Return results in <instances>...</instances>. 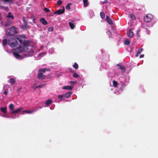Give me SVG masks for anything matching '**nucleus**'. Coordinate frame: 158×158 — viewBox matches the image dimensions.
Returning <instances> with one entry per match:
<instances>
[{"instance_id": "cd10ccee", "label": "nucleus", "mask_w": 158, "mask_h": 158, "mask_svg": "<svg viewBox=\"0 0 158 158\" xmlns=\"http://www.w3.org/2000/svg\"><path fill=\"white\" fill-rule=\"evenodd\" d=\"M73 67L75 69H77L78 68V64L76 63H74V64L73 65Z\"/></svg>"}, {"instance_id": "a878e982", "label": "nucleus", "mask_w": 158, "mask_h": 158, "mask_svg": "<svg viewBox=\"0 0 158 158\" xmlns=\"http://www.w3.org/2000/svg\"><path fill=\"white\" fill-rule=\"evenodd\" d=\"M100 15L101 18L102 19H103L104 18L105 15V13L102 12H101L100 13Z\"/></svg>"}, {"instance_id": "4468645a", "label": "nucleus", "mask_w": 158, "mask_h": 158, "mask_svg": "<svg viewBox=\"0 0 158 158\" xmlns=\"http://www.w3.org/2000/svg\"><path fill=\"white\" fill-rule=\"evenodd\" d=\"M7 107H1L0 109L1 111L3 113H7Z\"/></svg>"}, {"instance_id": "aec40b11", "label": "nucleus", "mask_w": 158, "mask_h": 158, "mask_svg": "<svg viewBox=\"0 0 158 158\" xmlns=\"http://www.w3.org/2000/svg\"><path fill=\"white\" fill-rule=\"evenodd\" d=\"M7 40L6 39H3L2 42V45L3 46H5V45H6L7 44Z\"/></svg>"}, {"instance_id": "9d476101", "label": "nucleus", "mask_w": 158, "mask_h": 158, "mask_svg": "<svg viewBox=\"0 0 158 158\" xmlns=\"http://www.w3.org/2000/svg\"><path fill=\"white\" fill-rule=\"evenodd\" d=\"M73 87L69 85H66L64 86L63 88L62 89H67L72 90V89Z\"/></svg>"}, {"instance_id": "2eb2a0df", "label": "nucleus", "mask_w": 158, "mask_h": 158, "mask_svg": "<svg viewBox=\"0 0 158 158\" xmlns=\"http://www.w3.org/2000/svg\"><path fill=\"white\" fill-rule=\"evenodd\" d=\"M8 82L10 83V85H11L15 83V79L12 78L9 81H8Z\"/></svg>"}, {"instance_id": "6ab92c4d", "label": "nucleus", "mask_w": 158, "mask_h": 158, "mask_svg": "<svg viewBox=\"0 0 158 158\" xmlns=\"http://www.w3.org/2000/svg\"><path fill=\"white\" fill-rule=\"evenodd\" d=\"M133 34L134 33L133 32L131 31V29H130L129 30V32L128 35V36L130 38L132 37L133 35Z\"/></svg>"}, {"instance_id": "b1692460", "label": "nucleus", "mask_w": 158, "mask_h": 158, "mask_svg": "<svg viewBox=\"0 0 158 158\" xmlns=\"http://www.w3.org/2000/svg\"><path fill=\"white\" fill-rule=\"evenodd\" d=\"M14 106L13 104H11L9 105V108L12 111H13L12 110L14 109Z\"/></svg>"}, {"instance_id": "dca6fc26", "label": "nucleus", "mask_w": 158, "mask_h": 158, "mask_svg": "<svg viewBox=\"0 0 158 158\" xmlns=\"http://www.w3.org/2000/svg\"><path fill=\"white\" fill-rule=\"evenodd\" d=\"M72 94V93H71V92L70 91L69 92L66 93L65 94L64 97L66 98H69L71 96Z\"/></svg>"}, {"instance_id": "c03bdc74", "label": "nucleus", "mask_w": 158, "mask_h": 158, "mask_svg": "<svg viewBox=\"0 0 158 158\" xmlns=\"http://www.w3.org/2000/svg\"><path fill=\"white\" fill-rule=\"evenodd\" d=\"M139 54L137 52L136 54L135 55V57H138L139 56Z\"/></svg>"}, {"instance_id": "f03ea898", "label": "nucleus", "mask_w": 158, "mask_h": 158, "mask_svg": "<svg viewBox=\"0 0 158 158\" xmlns=\"http://www.w3.org/2000/svg\"><path fill=\"white\" fill-rule=\"evenodd\" d=\"M50 71V69L48 68H43L39 69L38 72L37 78L39 79L42 80L50 78V75H45L44 74V73L45 72Z\"/></svg>"}, {"instance_id": "6e6552de", "label": "nucleus", "mask_w": 158, "mask_h": 158, "mask_svg": "<svg viewBox=\"0 0 158 158\" xmlns=\"http://www.w3.org/2000/svg\"><path fill=\"white\" fill-rule=\"evenodd\" d=\"M23 109V107H20L15 110L11 111V114H17L19 112H20L21 111V110Z\"/></svg>"}, {"instance_id": "37998d69", "label": "nucleus", "mask_w": 158, "mask_h": 158, "mask_svg": "<svg viewBox=\"0 0 158 158\" xmlns=\"http://www.w3.org/2000/svg\"><path fill=\"white\" fill-rule=\"evenodd\" d=\"M39 88V87H38V86H36V87H35L34 88V90H35L36 89L38 88Z\"/></svg>"}, {"instance_id": "20e7f679", "label": "nucleus", "mask_w": 158, "mask_h": 158, "mask_svg": "<svg viewBox=\"0 0 158 158\" xmlns=\"http://www.w3.org/2000/svg\"><path fill=\"white\" fill-rule=\"evenodd\" d=\"M17 33L15 27H12L8 29L6 31V34L9 36H13L14 35Z\"/></svg>"}, {"instance_id": "a211bd4d", "label": "nucleus", "mask_w": 158, "mask_h": 158, "mask_svg": "<svg viewBox=\"0 0 158 158\" xmlns=\"http://www.w3.org/2000/svg\"><path fill=\"white\" fill-rule=\"evenodd\" d=\"M83 2L84 4V6L85 7H87L88 6L89 4V2L88 0H83Z\"/></svg>"}, {"instance_id": "412c9836", "label": "nucleus", "mask_w": 158, "mask_h": 158, "mask_svg": "<svg viewBox=\"0 0 158 158\" xmlns=\"http://www.w3.org/2000/svg\"><path fill=\"white\" fill-rule=\"evenodd\" d=\"M11 13L10 12H9L8 13V15H7L6 17L9 18H11L12 19H13L14 18V16L13 15H11Z\"/></svg>"}, {"instance_id": "a19ab883", "label": "nucleus", "mask_w": 158, "mask_h": 158, "mask_svg": "<svg viewBox=\"0 0 158 158\" xmlns=\"http://www.w3.org/2000/svg\"><path fill=\"white\" fill-rule=\"evenodd\" d=\"M107 33L108 34H110V35H111V32L110 30H108V31L107 32Z\"/></svg>"}, {"instance_id": "ea45409f", "label": "nucleus", "mask_w": 158, "mask_h": 158, "mask_svg": "<svg viewBox=\"0 0 158 158\" xmlns=\"http://www.w3.org/2000/svg\"><path fill=\"white\" fill-rule=\"evenodd\" d=\"M75 83V82L73 81H69V83L70 84H73Z\"/></svg>"}, {"instance_id": "4be33fe9", "label": "nucleus", "mask_w": 158, "mask_h": 158, "mask_svg": "<svg viewBox=\"0 0 158 158\" xmlns=\"http://www.w3.org/2000/svg\"><path fill=\"white\" fill-rule=\"evenodd\" d=\"M52 101L51 100L49 99L47 100L45 103L47 106H48L50 105L52 103Z\"/></svg>"}, {"instance_id": "49530a36", "label": "nucleus", "mask_w": 158, "mask_h": 158, "mask_svg": "<svg viewBox=\"0 0 158 158\" xmlns=\"http://www.w3.org/2000/svg\"><path fill=\"white\" fill-rule=\"evenodd\" d=\"M9 26V25L7 24V23H6L5 24V26Z\"/></svg>"}, {"instance_id": "bb28decb", "label": "nucleus", "mask_w": 158, "mask_h": 158, "mask_svg": "<svg viewBox=\"0 0 158 158\" xmlns=\"http://www.w3.org/2000/svg\"><path fill=\"white\" fill-rule=\"evenodd\" d=\"M124 44L125 45H128L130 44V42L129 40H126L124 41Z\"/></svg>"}, {"instance_id": "c85d7f7f", "label": "nucleus", "mask_w": 158, "mask_h": 158, "mask_svg": "<svg viewBox=\"0 0 158 158\" xmlns=\"http://www.w3.org/2000/svg\"><path fill=\"white\" fill-rule=\"evenodd\" d=\"M130 17L133 20H134L135 19V15L133 14H131L130 15Z\"/></svg>"}, {"instance_id": "ddd939ff", "label": "nucleus", "mask_w": 158, "mask_h": 158, "mask_svg": "<svg viewBox=\"0 0 158 158\" xmlns=\"http://www.w3.org/2000/svg\"><path fill=\"white\" fill-rule=\"evenodd\" d=\"M74 21L72 20L71 22H69V25L71 29H73L75 27V25L73 24Z\"/></svg>"}, {"instance_id": "7c9ffc66", "label": "nucleus", "mask_w": 158, "mask_h": 158, "mask_svg": "<svg viewBox=\"0 0 158 158\" xmlns=\"http://www.w3.org/2000/svg\"><path fill=\"white\" fill-rule=\"evenodd\" d=\"M73 77L74 78H77L79 77V75L76 73H74L73 75Z\"/></svg>"}, {"instance_id": "de8ad7c7", "label": "nucleus", "mask_w": 158, "mask_h": 158, "mask_svg": "<svg viewBox=\"0 0 158 158\" xmlns=\"http://www.w3.org/2000/svg\"><path fill=\"white\" fill-rule=\"evenodd\" d=\"M1 13H0V21L1 20Z\"/></svg>"}, {"instance_id": "c756f323", "label": "nucleus", "mask_w": 158, "mask_h": 158, "mask_svg": "<svg viewBox=\"0 0 158 158\" xmlns=\"http://www.w3.org/2000/svg\"><path fill=\"white\" fill-rule=\"evenodd\" d=\"M64 97L63 95H59L58 96V98L60 99V101H62L63 100V98Z\"/></svg>"}, {"instance_id": "393cba45", "label": "nucleus", "mask_w": 158, "mask_h": 158, "mask_svg": "<svg viewBox=\"0 0 158 158\" xmlns=\"http://www.w3.org/2000/svg\"><path fill=\"white\" fill-rule=\"evenodd\" d=\"M71 3H69L65 7L66 9L67 10H69L71 8L70 7V5H71Z\"/></svg>"}, {"instance_id": "e433bc0d", "label": "nucleus", "mask_w": 158, "mask_h": 158, "mask_svg": "<svg viewBox=\"0 0 158 158\" xmlns=\"http://www.w3.org/2000/svg\"><path fill=\"white\" fill-rule=\"evenodd\" d=\"M32 18H33V22L34 23H35V17L34 16H33L32 17Z\"/></svg>"}, {"instance_id": "c9c22d12", "label": "nucleus", "mask_w": 158, "mask_h": 158, "mask_svg": "<svg viewBox=\"0 0 158 158\" xmlns=\"http://www.w3.org/2000/svg\"><path fill=\"white\" fill-rule=\"evenodd\" d=\"M45 85H46V84H42V85H39L38 87H39V88H42L43 87H44Z\"/></svg>"}, {"instance_id": "2f4dec72", "label": "nucleus", "mask_w": 158, "mask_h": 158, "mask_svg": "<svg viewBox=\"0 0 158 158\" xmlns=\"http://www.w3.org/2000/svg\"><path fill=\"white\" fill-rule=\"evenodd\" d=\"M48 30L49 31H52L53 30V27H50L48 29Z\"/></svg>"}, {"instance_id": "8fccbe9b", "label": "nucleus", "mask_w": 158, "mask_h": 158, "mask_svg": "<svg viewBox=\"0 0 158 158\" xmlns=\"http://www.w3.org/2000/svg\"><path fill=\"white\" fill-rule=\"evenodd\" d=\"M43 54V53H40V55H42Z\"/></svg>"}, {"instance_id": "473e14b6", "label": "nucleus", "mask_w": 158, "mask_h": 158, "mask_svg": "<svg viewBox=\"0 0 158 158\" xmlns=\"http://www.w3.org/2000/svg\"><path fill=\"white\" fill-rule=\"evenodd\" d=\"M143 51V48H141L140 49H139L138 50L137 52L138 53L140 54Z\"/></svg>"}, {"instance_id": "4c0bfd02", "label": "nucleus", "mask_w": 158, "mask_h": 158, "mask_svg": "<svg viewBox=\"0 0 158 158\" xmlns=\"http://www.w3.org/2000/svg\"><path fill=\"white\" fill-rule=\"evenodd\" d=\"M107 2V0H105L104 1L102 2V4H105Z\"/></svg>"}, {"instance_id": "9b49d317", "label": "nucleus", "mask_w": 158, "mask_h": 158, "mask_svg": "<svg viewBox=\"0 0 158 158\" xmlns=\"http://www.w3.org/2000/svg\"><path fill=\"white\" fill-rule=\"evenodd\" d=\"M106 19L107 22L109 24H110V25H112L113 24V23L112 22V20L109 17L108 15H107L106 16Z\"/></svg>"}, {"instance_id": "f704fd0d", "label": "nucleus", "mask_w": 158, "mask_h": 158, "mask_svg": "<svg viewBox=\"0 0 158 158\" xmlns=\"http://www.w3.org/2000/svg\"><path fill=\"white\" fill-rule=\"evenodd\" d=\"M62 2L61 0H59L57 2V4L58 5H60L62 3Z\"/></svg>"}, {"instance_id": "1a4fd4ad", "label": "nucleus", "mask_w": 158, "mask_h": 158, "mask_svg": "<svg viewBox=\"0 0 158 158\" xmlns=\"http://www.w3.org/2000/svg\"><path fill=\"white\" fill-rule=\"evenodd\" d=\"M40 21L44 25H46L48 24V22L45 20L44 18H41L40 19Z\"/></svg>"}, {"instance_id": "58836bf2", "label": "nucleus", "mask_w": 158, "mask_h": 158, "mask_svg": "<svg viewBox=\"0 0 158 158\" xmlns=\"http://www.w3.org/2000/svg\"><path fill=\"white\" fill-rule=\"evenodd\" d=\"M4 93L6 95H7V94L8 92H7V91L6 89L5 90L4 92Z\"/></svg>"}, {"instance_id": "79ce46f5", "label": "nucleus", "mask_w": 158, "mask_h": 158, "mask_svg": "<svg viewBox=\"0 0 158 158\" xmlns=\"http://www.w3.org/2000/svg\"><path fill=\"white\" fill-rule=\"evenodd\" d=\"M144 55H143V54L141 55L140 56V58H143L144 57Z\"/></svg>"}, {"instance_id": "a18cd8bd", "label": "nucleus", "mask_w": 158, "mask_h": 158, "mask_svg": "<svg viewBox=\"0 0 158 158\" xmlns=\"http://www.w3.org/2000/svg\"><path fill=\"white\" fill-rule=\"evenodd\" d=\"M28 55H27V54H24V57H28Z\"/></svg>"}, {"instance_id": "5701e85b", "label": "nucleus", "mask_w": 158, "mask_h": 158, "mask_svg": "<svg viewBox=\"0 0 158 158\" xmlns=\"http://www.w3.org/2000/svg\"><path fill=\"white\" fill-rule=\"evenodd\" d=\"M113 85L114 87H116L118 85V82L115 81H113Z\"/></svg>"}, {"instance_id": "09e8293b", "label": "nucleus", "mask_w": 158, "mask_h": 158, "mask_svg": "<svg viewBox=\"0 0 158 158\" xmlns=\"http://www.w3.org/2000/svg\"><path fill=\"white\" fill-rule=\"evenodd\" d=\"M137 35H138V31H137L136 33Z\"/></svg>"}, {"instance_id": "0eeeda50", "label": "nucleus", "mask_w": 158, "mask_h": 158, "mask_svg": "<svg viewBox=\"0 0 158 158\" xmlns=\"http://www.w3.org/2000/svg\"><path fill=\"white\" fill-rule=\"evenodd\" d=\"M65 11V9L64 7H63L62 10L59 9L54 12V14H57L58 15H59L63 13Z\"/></svg>"}, {"instance_id": "7ed1b4c3", "label": "nucleus", "mask_w": 158, "mask_h": 158, "mask_svg": "<svg viewBox=\"0 0 158 158\" xmlns=\"http://www.w3.org/2000/svg\"><path fill=\"white\" fill-rule=\"evenodd\" d=\"M8 44L12 48L16 47L18 44L17 41L15 39L11 38L8 41Z\"/></svg>"}, {"instance_id": "f8f14e48", "label": "nucleus", "mask_w": 158, "mask_h": 158, "mask_svg": "<svg viewBox=\"0 0 158 158\" xmlns=\"http://www.w3.org/2000/svg\"><path fill=\"white\" fill-rule=\"evenodd\" d=\"M35 111H36V110H35L34 109H32L31 110H24L23 111L22 113H28V114H31Z\"/></svg>"}, {"instance_id": "72a5a7b5", "label": "nucleus", "mask_w": 158, "mask_h": 158, "mask_svg": "<svg viewBox=\"0 0 158 158\" xmlns=\"http://www.w3.org/2000/svg\"><path fill=\"white\" fill-rule=\"evenodd\" d=\"M44 11L46 12H48L50 11V10L47 8H45L44 9Z\"/></svg>"}, {"instance_id": "f257e3e1", "label": "nucleus", "mask_w": 158, "mask_h": 158, "mask_svg": "<svg viewBox=\"0 0 158 158\" xmlns=\"http://www.w3.org/2000/svg\"><path fill=\"white\" fill-rule=\"evenodd\" d=\"M15 38L18 40L21 44L16 49V52H13V53L16 58L21 59H23V57L19 53L23 52H26L28 51V47L29 46V42L25 40V36L24 35H19L15 37Z\"/></svg>"}, {"instance_id": "423d86ee", "label": "nucleus", "mask_w": 158, "mask_h": 158, "mask_svg": "<svg viewBox=\"0 0 158 158\" xmlns=\"http://www.w3.org/2000/svg\"><path fill=\"white\" fill-rule=\"evenodd\" d=\"M23 24L22 25V28L24 29H27L28 28L27 22L26 20L25 17H23Z\"/></svg>"}, {"instance_id": "f3484780", "label": "nucleus", "mask_w": 158, "mask_h": 158, "mask_svg": "<svg viewBox=\"0 0 158 158\" xmlns=\"http://www.w3.org/2000/svg\"><path fill=\"white\" fill-rule=\"evenodd\" d=\"M117 66H120V69H121L124 72L125 71V68L123 65H121L120 64H117Z\"/></svg>"}, {"instance_id": "39448f33", "label": "nucleus", "mask_w": 158, "mask_h": 158, "mask_svg": "<svg viewBox=\"0 0 158 158\" xmlns=\"http://www.w3.org/2000/svg\"><path fill=\"white\" fill-rule=\"evenodd\" d=\"M153 15L152 14H148L144 17V21L146 23H149L151 21L153 18Z\"/></svg>"}]
</instances>
